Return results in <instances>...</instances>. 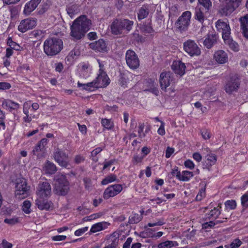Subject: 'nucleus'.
<instances>
[{"label":"nucleus","instance_id":"f257e3e1","mask_svg":"<svg viewBox=\"0 0 248 248\" xmlns=\"http://www.w3.org/2000/svg\"><path fill=\"white\" fill-rule=\"evenodd\" d=\"M92 21L86 15L77 18L70 26V35L74 41L80 40L90 29Z\"/></svg>","mask_w":248,"mask_h":248},{"label":"nucleus","instance_id":"f03ea898","mask_svg":"<svg viewBox=\"0 0 248 248\" xmlns=\"http://www.w3.org/2000/svg\"><path fill=\"white\" fill-rule=\"evenodd\" d=\"M134 25L133 21L126 18L114 19L110 25L111 33L115 35H124L128 33Z\"/></svg>","mask_w":248,"mask_h":248},{"label":"nucleus","instance_id":"7ed1b4c3","mask_svg":"<svg viewBox=\"0 0 248 248\" xmlns=\"http://www.w3.org/2000/svg\"><path fill=\"white\" fill-rule=\"evenodd\" d=\"M63 42L58 37L49 38L44 42V51L48 56L59 54L63 48Z\"/></svg>","mask_w":248,"mask_h":248},{"label":"nucleus","instance_id":"20e7f679","mask_svg":"<svg viewBox=\"0 0 248 248\" xmlns=\"http://www.w3.org/2000/svg\"><path fill=\"white\" fill-rule=\"evenodd\" d=\"M55 193L61 196L66 195L69 190V182L66 176L62 174H57L55 176Z\"/></svg>","mask_w":248,"mask_h":248},{"label":"nucleus","instance_id":"39448f33","mask_svg":"<svg viewBox=\"0 0 248 248\" xmlns=\"http://www.w3.org/2000/svg\"><path fill=\"white\" fill-rule=\"evenodd\" d=\"M15 188V197L18 200L24 199L29 195L30 186H28L25 179L17 180Z\"/></svg>","mask_w":248,"mask_h":248},{"label":"nucleus","instance_id":"423d86ee","mask_svg":"<svg viewBox=\"0 0 248 248\" xmlns=\"http://www.w3.org/2000/svg\"><path fill=\"white\" fill-rule=\"evenodd\" d=\"M191 13L186 11L184 12L175 23V27L181 32L187 30L190 24Z\"/></svg>","mask_w":248,"mask_h":248},{"label":"nucleus","instance_id":"0eeeda50","mask_svg":"<svg viewBox=\"0 0 248 248\" xmlns=\"http://www.w3.org/2000/svg\"><path fill=\"white\" fill-rule=\"evenodd\" d=\"M53 157L55 161L60 166L67 168L69 165V157L64 151L58 148L53 153Z\"/></svg>","mask_w":248,"mask_h":248},{"label":"nucleus","instance_id":"6e6552de","mask_svg":"<svg viewBox=\"0 0 248 248\" xmlns=\"http://www.w3.org/2000/svg\"><path fill=\"white\" fill-rule=\"evenodd\" d=\"M126 64L132 69H137L140 65V61L136 53L132 50H128L125 54Z\"/></svg>","mask_w":248,"mask_h":248},{"label":"nucleus","instance_id":"1a4fd4ad","mask_svg":"<svg viewBox=\"0 0 248 248\" xmlns=\"http://www.w3.org/2000/svg\"><path fill=\"white\" fill-rule=\"evenodd\" d=\"M47 142L46 139H42L33 148L31 154L36 156L37 159L44 157L46 154V146Z\"/></svg>","mask_w":248,"mask_h":248},{"label":"nucleus","instance_id":"9d476101","mask_svg":"<svg viewBox=\"0 0 248 248\" xmlns=\"http://www.w3.org/2000/svg\"><path fill=\"white\" fill-rule=\"evenodd\" d=\"M36 194L38 198H49L51 195V187L49 183H40L37 187Z\"/></svg>","mask_w":248,"mask_h":248},{"label":"nucleus","instance_id":"9b49d317","mask_svg":"<svg viewBox=\"0 0 248 248\" xmlns=\"http://www.w3.org/2000/svg\"><path fill=\"white\" fill-rule=\"evenodd\" d=\"M185 51L190 56H198L201 54L200 48L194 41L189 40L183 45Z\"/></svg>","mask_w":248,"mask_h":248},{"label":"nucleus","instance_id":"f8f14e48","mask_svg":"<svg viewBox=\"0 0 248 248\" xmlns=\"http://www.w3.org/2000/svg\"><path fill=\"white\" fill-rule=\"evenodd\" d=\"M218 39L217 34L213 30L210 31L207 34L203 44L207 48L211 49L217 43Z\"/></svg>","mask_w":248,"mask_h":248},{"label":"nucleus","instance_id":"ddd939ff","mask_svg":"<svg viewBox=\"0 0 248 248\" xmlns=\"http://www.w3.org/2000/svg\"><path fill=\"white\" fill-rule=\"evenodd\" d=\"M173 74L170 72H163L161 73L159 82L161 89L167 92V88L170 85V82L173 80Z\"/></svg>","mask_w":248,"mask_h":248},{"label":"nucleus","instance_id":"4468645a","mask_svg":"<svg viewBox=\"0 0 248 248\" xmlns=\"http://www.w3.org/2000/svg\"><path fill=\"white\" fill-rule=\"evenodd\" d=\"M240 83L239 79L235 77H231L226 83L224 90L228 93L231 94L233 92L237 91L240 87Z\"/></svg>","mask_w":248,"mask_h":248},{"label":"nucleus","instance_id":"2eb2a0df","mask_svg":"<svg viewBox=\"0 0 248 248\" xmlns=\"http://www.w3.org/2000/svg\"><path fill=\"white\" fill-rule=\"evenodd\" d=\"M37 20L36 18H28L22 20L19 26H18V30L22 32H25L29 30L33 29L36 25Z\"/></svg>","mask_w":248,"mask_h":248},{"label":"nucleus","instance_id":"dca6fc26","mask_svg":"<svg viewBox=\"0 0 248 248\" xmlns=\"http://www.w3.org/2000/svg\"><path fill=\"white\" fill-rule=\"evenodd\" d=\"M123 187L121 185H112L105 190L103 193V197L105 199H108L120 193Z\"/></svg>","mask_w":248,"mask_h":248},{"label":"nucleus","instance_id":"f3484780","mask_svg":"<svg viewBox=\"0 0 248 248\" xmlns=\"http://www.w3.org/2000/svg\"><path fill=\"white\" fill-rule=\"evenodd\" d=\"M96 82L97 88L105 87L109 83V79L106 72L103 69H99L98 76L94 79Z\"/></svg>","mask_w":248,"mask_h":248},{"label":"nucleus","instance_id":"a211bd4d","mask_svg":"<svg viewBox=\"0 0 248 248\" xmlns=\"http://www.w3.org/2000/svg\"><path fill=\"white\" fill-rule=\"evenodd\" d=\"M45 198H38L35 201V204L41 210H49L52 209L53 204L51 201H48Z\"/></svg>","mask_w":248,"mask_h":248},{"label":"nucleus","instance_id":"6ab92c4d","mask_svg":"<svg viewBox=\"0 0 248 248\" xmlns=\"http://www.w3.org/2000/svg\"><path fill=\"white\" fill-rule=\"evenodd\" d=\"M89 46L91 48L96 51L104 52L107 51V45L103 39H100L97 41L91 43Z\"/></svg>","mask_w":248,"mask_h":248},{"label":"nucleus","instance_id":"aec40b11","mask_svg":"<svg viewBox=\"0 0 248 248\" xmlns=\"http://www.w3.org/2000/svg\"><path fill=\"white\" fill-rule=\"evenodd\" d=\"M216 28L218 31L221 32L222 38L225 35H229L231 34V29L230 26L226 22L218 20L216 22Z\"/></svg>","mask_w":248,"mask_h":248},{"label":"nucleus","instance_id":"412c9836","mask_svg":"<svg viewBox=\"0 0 248 248\" xmlns=\"http://www.w3.org/2000/svg\"><path fill=\"white\" fill-rule=\"evenodd\" d=\"M42 0H31L26 3L24 6L23 13L26 15H29L33 11Z\"/></svg>","mask_w":248,"mask_h":248},{"label":"nucleus","instance_id":"4be33fe9","mask_svg":"<svg viewBox=\"0 0 248 248\" xmlns=\"http://www.w3.org/2000/svg\"><path fill=\"white\" fill-rule=\"evenodd\" d=\"M171 69L176 74L182 76L185 73L186 66L180 61H174L171 65Z\"/></svg>","mask_w":248,"mask_h":248},{"label":"nucleus","instance_id":"5701e85b","mask_svg":"<svg viewBox=\"0 0 248 248\" xmlns=\"http://www.w3.org/2000/svg\"><path fill=\"white\" fill-rule=\"evenodd\" d=\"M236 8L229 1L225 4L222 6L219 10V12L222 16H230Z\"/></svg>","mask_w":248,"mask_h":248},{"label":"nucleus","instance_id":"b1692460","mask_svg":"<svg viewBox=\"0 0 248 248\" xmlns=\"http://www.w3.org/2000/svg\"><path fill=\"white\" fill-rule=\"evenodd\" d=\"M220 208L221 207L218 206L211 210L209 213L205 214V217L202 219V221H208L211 219L217 220V219L221 213Z\"/></svg>","mask_w":248,"mask_h":248},{"label":"nucleus","instance_id":"393cba45","mask_svg":"<svg viewBox=\"0 0 248 248\" xmlns=\"http://www.w3.org/2000/svg\"><path fill=\"white\" fill-rule=\"evenodd\" d=\"M214 58L219 64L226 63L228 59L227 53L222 50L217 51L214 54Z\"/></svg>","mask_w":248,"mask_h":248},{"label":"nucleus","instance_id":"a878e982","mask_svg":"<svg viewBox=\"0 0 248 248\" xmlns=\"http://www.w3.org/2000/svg\"><path fill=\"white\" fill-rule=\"evenodd\" d=\"M205 222L202 223V229L204 230L206 232H209L212 229H214L215 226L220 224L224 222L221 220H209L205 221Z\"/></svg>","mask_w":248,"mask_h":248},{"label":"nucleus","instance_id":"bb28decb","mask_svg":"<svg viewBox=\"0 0 248 248\" xmlns=\"http://www.w3.org/2000/svg\"><path fill=\"white\" fill-rule=\"evenodd\" d=\"M217 160V156L214 154H208L205 156V160L204 161L203 165L204 168L210 170L211 167L215 164Z\"/></svg>","mask_w":248,"mask_h":248},{"label":"nucleus","instance_id":"cd10ccee","mask_svg":"<svg viewBox=\"0 0 248 248\" xmlns=\"http://www.w3.org/2000/svg\"><path fill=\"white\" fill-rule=\"evenodd\" d=\"M223 39L225 44L227 45L230 49L235 52L239 51V47L238 44L232 40L230 35L228 36V35H225Z\"/></svg>","mask_w":248,"mask_h":248},{"label":"nucleus","instance_id":"c85d7f7f","mask_svg":"<svg viewBox=\"0 0 248 248\" xmlns=\"http://www.w3.org/2000/svg\"><path fill=\"white\" fill-rule=\"evenodd\" d=\"M241 29L243 31L244 36L248 39V14L241 17L239 19Z\"/></svg>","mask_w":248,"mask_h":248},{"label":"nucleus","instance_id":"c756f323","mask_svg":"<svg viewBox=\"0 0 248 248\" xmlns=\"http://www.w3.org/2000/svg\"><path fill=\"white\" fill-rule=\"evenodd\" d=\"M43 168L46 173L49 174H53L57 170L56 165L48 160H46Z\"/></svg>","mask_w":248,"mask_h":248},{"label":"nucleus","instance_id":"7c9ffc66","mask_svg":"<svg viewBox=\"0 0 248 248\" xmlns=\"http://www.w3.org/2000/svg\"><path fill=\"white\" fill-rule=\"evenodd\" d=\"M150 6L148 4H144L139 10L138 13V19L142 20L147 17L149 14Z\"/></svg>","mask_w":248,"mask_h":248},{"label":"nucleus","instance_id":"2f4dec72","mask_svg":"<svg viewBox=\"0 0 248 248\" xmlns=\"http://www.w3.org/2000/svg\"><path fill=\"white\" fill-rule=\"evenodd\" d=\"M140 30L144 34L154 33L155 30L152 27L151 20H147L144 22L141 25Z\"/></svg>","mask_w":248,"mask_h":248},{"label":"nucleus","instance_id":"473e14b6","mask_svg":"<svg viewBox=\"0 0 248 248\" xmlns=\"http://www.w3.org/2000/svg\"><path fill=\"white\" fill-rule=\"evenodd\" d=\"M66 11L68 15L72 18L75 15L80 12L79 6L76 4H69L66 7Z\"/></svg>","mask_w":248,"mask_h":248},{"label":"nucleus","instance_id":"72a5a7b5","mask_svg":"<svg viewBox=\"0 0 248 248\" xmlns=\"http://www.w3.org/2000/svg\"><path fill=\"white\" fill-rule=\"evenodd\" d=\"M109 223L106 222H101L93 224L90 230V232L92 233L96 232L101 230L106 229L108 226Z\"/></svg>","mask_w":248,"mask_h":248},{"label":"nucleus","instance_id":"f704fd0d","mask_svg":"<svg viewBox=\"0 0 248 248\" xmlns=\"http://www.w3.org/2000/svg\"><path fill=\"white\" fill-rule=\"evenodd\" d=\"M2 105L3 107L8 108L10 111L17 109L19 108V105L11 100H4L2 101Z\"/></svg>","mask_w":248,"mask_h":248},{"label":"nucleus","instance_id":"c9c22d12","mask_svg":"<svg viewBox=\"0 0 248 248\" xmlns=\"http://www.w3.org/2000/svg\"><path fill=\"white\" fill-rule=\"evenodd\" d=\"M96 82L94 81V80L90 82L87 83L86 84H82L79 82H78V87H82L83 89L89 91H92L94 90V89L97 88Z\"/></svg>","mask_w":248,"mask_h":248},{"label":"nucleus","instance_id":"e433bc0d","mask_svg":"<svg viewBox=\"0 0 248 248\" xmlns=\"http://www.w3.org/2000/svg\"><path fill=\"white\" fill-rule=\"evenodd\" d=\"M194 176L193 172L187 170L183 171L180 174V177L179 178V180L182 181H188L190 178Z\"/></svg>","mask_w":248,"mask_h":248},{"label":"nucleus","instance_id":"4c0bfd02","mask_svg":"<svg viewBox=\"0 0 248 248\" xmlns=\"http://www.w3.org/2000/svg\"><path fill=\"white\" fill-rule=\"evenodd\" d=\"M178 246V243L174 241H166L160 243L158 245V248H171Z\"/></svg>","mask_w":248,"mask_h":248},{"label":"nucleus","instance_id":"58836bf2","mask_svg":"<svg viewBox=\"0 0 248 248\" xmlns=\"http://www.w3.org/2000/svg\"><path fill=\"white\" fill-rule=\"evenodd\" d=\"M143 217L138 214H133L129 217L128 223L130 224H137L140 222Z\"/></svg>","mask_w":248,"mask_h":248},{"label":"nucleus","instance_id":"ea45409f","mask_svg":"<svg viewBox=\"0 0 248 248\" xmlns=\"http://www.w3.org/2000/svg\"><path fill=\"white\" fill-rule=\"evenodd\" d=\"M116 180L117 176L114 174H111L103 179L101 182V184L102 185H106Z\"/></svg>","mask_w":248,"mask_h":248},{"label":"nucleus","instance_id":"a19ab883","mask_svg":"<svg viewBox=\"0 0 248 248\" xmlns=\"http://www.w3.org/2000/svg\"><path fill=\"white\" fill-rule=\"evenodd\" d=\"M102 151V149L101 147H97L91 152V157L93 162H97L98 161V158L96 156Z\"/></svg>","mask_w":248,"mask_h":248},{"label":"nucleus","instance_id":"79ce46f5","mask_svg":"<svg viewBox=\"0 0 248 248\" xmlns=\"http://www.w3.org/2000/svg\"><path fill=\"white\" fill-rule=\"evenodd\" d=\"M195 18L198 20L200 23H202L204 20V16L203 13L200 9H196L195 12Z\"/></svg>","mask_w":248,"mask_h":248},{"label":"nucleus","instance_id":"37998d69","mask_svg":"<svg viewBox=\"0 0 248 248\" xmlns=\"http://www.w3.org/2000/svg\"><path fill=\"white\" fill-rule=\"evenodd\" d=\"M7 45L9 46L12 49L17 51L20 50V46L16 42H14L12 38L9 37L7 40Z\"/></svg>","mask_w":248,"mask_h":248},{"label":"nucleus","instance_id":"c03bdc74","mask_svg":"<svg viewBox=\"0 0 248 248\" xmlns=\"http://www.w3.org/2000/svg\"><path fill=\"white\" fill-rule=\"evenodd\" d=\"M128 79V77L125 73H121L119 76V84L121 86H124Z\"/></svg>","mask_w":248,"mask_h":248},{"label":"nucleus","instance_id":"a18cd8bd","mask_svg":"<svg viewBox=\"0 0 248 248\" xmlns=\"http://www.w3.org/2000/svg\"><path fill=\"white\" fill-rule=\"evenodd\" d=\"M101 124L104 127L108 129H110L113 126L112 122L106 118L102 119Z\"/></svg>","mask_w":248,"mask_h":248},{"label":"nucleus","instance_id":"49530a36","mask_svg":"<svg viewBox=\"0 0 248 248\" xmlns=\"http://www.w3.org/2000/svg\"><path fill=\"white\" fill-rule=\"evenodd\" d=\"M31 203L29 201H25L23 202L22 206V210L26 214H29L31 213Z\"/></svg>","mask_w":248,"mask_h":248},{"label":"nucleus","instance_id":"de8ad7c7","mask_svg":"<svg viewBox=\"0 0 248 248\" xmlns=\"http://www.w3.org/2000/svg\"><path fill=\"white\" fill-rule=\"evenodd\" d=\"M225 205L227 209L233 210L236 207V202L234 200H228L225 202Z\"/></svg>","mask_w":248,"mask_h":248},{"label":"nucleus","instance_id":"09e8293b","mask_svg":"<svg viewBox=\"0 0 248 248\" xmlns=\"http://www.w3.org/2000/svg\"><path fill=\"white\" fill-rule=\"evenodd\" d=\"M10 18L12 20H15L16 18L18 15V11L16 7H11L10 9Z\"/></svg>","mask_w":248,"mask_h":248},{"label":"nucleus","instance_id":"8fccbe9b","mask_svg":"<svg viewBox=\"0 0 248 248\" xmlns=\"http://www.w3.org/2000/svg\"><path fill=\"white\" fill-rule=\"evenodd\" d=\"M198 1L207 10H209L212 6V2L210 0H198Z\"/></svg>","mask_w":248,"mask_h":248},{"label":"nucleus","instance_id":"3c124183","mask_svg":"<svg viewBox=\"0 0 248 248\" xmlns=\"http://www.w3.org/2000/svg\"><path fill=\"white\" fill-rule=\"evenodd\" d=\"M241 204L244 207H248V192L241 197Z\"/></svg>","mask_w":248,"mask_h":248},{"label":"nucleus","instance_id":"603ef678","mask_svg":"<svg viewBox=\"0 0 248 248\" xmlns=\"http://www.w3.org/2000/svg\"><path fill=\"white\" fill-rule=\"evenodd\" d=\"M242 244L241 241L238 238L235 239L230 244L232 248H238Z\"/></svg>","mask_w":248,"mask_h":248},{"label":"nucleus","instance_id":"864d4df0","mask_svg":"<svg viewBox=\"0 0 248 248\" xmlns=\"http://www.w3.org/2000/svg\"><path fill=\"white\" fill-rule=\"evenodd\" d=\"M144 128V123L140 124L138 127V132L139 133V137L142 138L145 136V133H143V131Z\"/></svg>","mask_w":248,"mask_h":248},{"label":"nucleus","instance_id":"5fc2aeb1","mask_svg":"<svg viewBox=\"0 0 248 248\" xmlns=\"http://www.w3.org/2000/svg\"><path fill=\"white\" fill-rule=\"evenodd\" d=\"M205 195V189H201L199 192L196 197V200L197 201H201Z\"/></svg>","mask_w":248,"mask_h":248},{"label":"nucleus","instance_id":"6e6d98bb","mask_svg":"<svg viewBox=\"0 0 248 248\" xmlns=\"http://www.w3.org/2000/svg\"><path fill=\"white\" fill-rule=\"evenodd\" d=\"M5 223L10 225H14L18 222V218L17 217H13L11 218H5L4 220Z\"/></svg>","mask_w":248,"mask_h":248},{"label":"nucleus","instance_id":"4d7b16f0","mask_svg":"<svg viewBox=\"0 0 248 248\" xmlns=\"http://www.w3.org/2000/svg\"><path fill=\"white\" fill-rule=\"evenodd\" d=\"M88 230V227H83V228H82L81 229H79L76 230L74 234L76 236H79L81 235L82 234H83L86 231H87Z\"/></svg>","mask_w":248,"mask_h":248},{"label":"nucleus","instance_id":"13d9d810","mask_svg":"<svg viewBox=\"0 0 248 248\" xmlns=\"http://www.w3.org/2000/svg\"><path fill=\"white\" fill-rule=\"evenodd\" d=\"M143 158L144 156H140L138 155H135L133 157L132 160L133 164L136 165L139 163L141 162L142 161Z\"/></svg>","mask_w":248,"mask_h":248},{"label":"nucleus","instance_id":"bf43d9fd","mask_svg":"<svg viewBox=\"0 0 248 248\" xmlns=\"http://www.w3.org/2000/svg\"><path fill=\"white\" fill-rule=\"evenodd\" d=\"M185 166L188 169L192 170L195 167V165L193 161L190 159L186 160L184 163Z\"/></svg>","mask_w":248,"mask_h":248},{"label":"nucleus","instance_id":"052dcab7","mask_svg":"<svg viewBox=\"0 0 248 248\" xmlns=\"http://www.w3.org/2000/svg\"><path fill=\"white\" fill-rule=\"evenodd\" d=\"M201 135L204 140H208L210 138V132L207 129H203L202 130Z\"/></svg>","mask_w":248,"mask_h":248},{"label":"nucleus","instance_id":"680f3d73","mask_svg":"<svg viewBox=\"0 0 248 248\" xmlns=\"http://www.w3.org/2000/svg\"><path fill=\"white\" fill-rule=\"evenodd\" d=\"M165 224L163 219H160L157 222L155 223H149L147 226L150 227H154L155 226H161Z\"/></svg>","mask_w":248,"mask_h":248},{"label":"nucleus","instance_id":"e2e57ef3","mask_svg":"<svg viewBox=\"0 0 248 248\" xmlns=\"http://www.w3.org/2000/svg\"><path fill=\"white\" fill-rule=\"evenodd\" d=\"M11 86L9 83L1 82H0V90H7L11 88Z\"/></svg>","mask_w":248,"mask_h":248},{"label":"nucleus","instance_id":"0e129e2a","mask_svg":"<svg viewBox=\"0 0 248 248\" xmlns=\"http://www.w3.org/2000/svg\"><path fill=\"white\" fill-rule=\"evenodd\" d=\"M165 124L163 122L161 121V125L157 130L158 134L163 136L165 134V131L164 129Z\"/></svg>","mask_w":248,"mask_h":248},{"label":"nucleus","instance_id":"69168bd1","mask_svg":"<svg viewBox=\"0 0 248 248\" xmlns=\"http://www.w3.org/2000/svg\"><path fill=\"white\" fill-rule=\"evenodd\" d=\"M111 239V243L108 245L111 248H116L119 244V239L113 238V239Z\"/></svg>","mask_w":248,"mask_h":248},{"label":"nucleus","instance_id":"338daca9","mask_svg":"<svg viewBox=\"0 0 248 248\" xmlns=\"http://www.w3.org/2000/svg\"><path fill=\"white\" fill-rule=\"evenodd\" d=\"M85 160V158L81 155H77L74 159L75 163L78 164L83 162Z\"/></svg>","mask_w":248,"mask_h":248},{"label":"nucleus","instance_id":"774afa93","mask_svg":"<svg viewBox=\"0 0 248 248\" xmlns=\"http://www.w3.org/2000/svg\"><path fill=\"white\" fill-rule=\"evenodd\" d=\"M174 149L173 148H170V147H167L166 150L165 156L166 158H168L170 157L171 155L174 153Z\"/></svg>","mask_w":248,"mask_h":248}]
</instances>
